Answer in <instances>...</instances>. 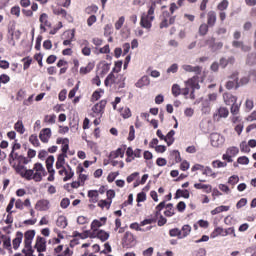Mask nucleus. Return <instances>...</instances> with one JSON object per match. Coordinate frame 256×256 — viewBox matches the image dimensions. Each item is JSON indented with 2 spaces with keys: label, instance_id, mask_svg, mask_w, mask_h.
<instances>
[{
  "label": "nucleus",
  "instance_id": "obj_1",
  "mask_svg": "<svg viewBox=\"0 0 256 256\" xmlns=\"http://www.w3.org/2000/svg\"><path fill=\"white\" fill-rule=\"evenodd\" d=\"M16 173L22 176L26 181H35L36 183H40L43 181V175H45V168L41 163H35L33 169H27L24 165H18L16 167Z\"/></svg>",
  "mask_w": 256,
  "mask_h": 256
},
{
  "label": "nucleus",
  "instance_id": "obj_2",
  "mask_svg": "<svg viewBox=\"0 0 256 256\" xmlns=\"http://www.w3.org/2000/svg\"><path fill=\"white\" fill-rule=\"evenodd\" d=\"M104 85L106 87H109V85H116L118 89H123L125 88V77L123 74H117L111 72L105 79Z\"/></svg>",
  "mask_w": 256,
  "mask_h": 256
},
{
  "label": "nucleus",
  "instance_id": "obj_3",
  "mask_svg": "<svg viewBox=\"0 0 256 256\" xmlns=\"http://www.w3.org/2000/svg\"><path fill=\"white\" fill-rule=\"evenodd\" d=\"M155 20V5L150 6L147 13H143L141 16L140 25L144 29H151L153 27V21Z\"/></svg>",
  "mask_w": 256,
  "mask_h": 256
},
{
  "label": "nucleus",
  "instance_id": "obj_4",
  "mask_svg": "<svg viewBox=\"0 0 256 256\" xmlns=\"http://www.w3.org/2000/svg\"><path fill=\"white\" fill-rule=\"evenodd\" d=\"M191 89H193V91L201 89V86L199 85V80L195 76L185 81V88L181 90L182 95H184V97H187V95L191 93Z\"/></svg>",
  "mask_w": 256,
  "mask_h": 256
},
{
  "label": "nucleus",
  "instance_id": "obj_5",
  "mask_svg": "<svg viewBox=\"0 0 256 256\" xmlns=\"http://www.w3.org/2000/svg\"><path fill=\"white\" fill-rule=\"evenodd\" d=\"M210 143L212 147H223L225 144V137L219 133L210 134Z\"/></svg>",
  "mask_w": 256,
  "mask_h": 256
},
{
  "label": "nucleus",
  "instance_id": "obj_6",
  "mask_svg": "<svg viewBox=\"0 0 256 256\" xmlns=\"http://www.w3.org/2000/svg\"><path fill=\"white\" fill-rule=\"evenodd\" d=\"M229 79H233L236 81V89H239V87H243V85H247L249 83V77L244 76L239 81V72L234 71L230 76Z\"/></svg>",
  "mask_w": 256,
  "mask_h": 256
},
{
  "label": "nucleus",
  "instance_id": "obj_7",
  "mask_svg": "<svg viewBox=\"0 0 256 256\" xmlns=\"http://www.w3.org/2000/svg\"><path fill=\"white\" fill-rule=\"evenodd\" d=\"M34 249H36L38 253H45V251H47V239L37 236Z\"/></svg>",
  "mask_w": 256,
  "mask_h": 256
},
{
  "label": "nucleus",
  "instance_id": "obj_8",
  "mask_svg": "<svg viewBox=\"0 0 256 256\" xmlns=\"http://www.w3.org/2000/svg\"><path fill=\"white\" fill-rule=\"evenodd\" d=\"M229 117V109L226 107H220L213 115L214 121H221V119H227Z\"/></svg>",
  "mask_w": 256,
  "mask_h": 256
},
{
  "label": "nucleus",
  "instance_id": "obj_9",
  "mask_svg": "<svg viewBox=\"0 0 256 256\" xmlns=\"http://www.w3.org/2000/svg\"><path fill=\"white\" fill-rule=\"evenodd\" d=\"M35 239V230H28L24 233V245L25 249H31V245Z\"/></svg>",
  "mask_w": 256,
  "mask_h": 256
},
{
  "label": "nucleus",
  "instance_id": "obj_10",
  "mask_svg": "<svg viewBox=\"0 0 256 256\" xmlns=\"http://www.w3.org/2000/svg\"><path fill=\"white\" fill-rule=\"evenodd\" d=\"M107 106V100H101L99 103L92 107L93 113L101 117L105 113V107Z\"/></svg>",
  "mask_w": 256,
  "mask_h": 256
},
{
  "label": "nucleus",
  "instance_id": "obj_11",
  "mask_svg": "<svg viewBox=\"0 0 256 256\" xmlns=\"http://www.w3.org/2000/svg\"><path fill=\"white\" fill-rule=\"evenodd\" d=\"M91 239H99L102 243H105L109 239V233L104 230H98L90 234Z\"/></svg>",
  "mask_w": 256,
  "mask_h": 256
},
{
  "label": "nucleus",
  "instance_id": "obj_12",
  "mask_svg": "<svg viewBox=\"0 0 256 256\" xmlns=\"http://www.w3.org/2000/svg\"><path fill=\"white\" fill-rule=\"evenodd\" d=\"M51 135V128H43L39 133V139L42 143H49Z\"/></svg>",
  "mask_w": 256,
  "mask_h": 256
},
{
  "label": "nucleus",
  "instance_id": "obj_13",
  "mask_svg": "<svg viewBox=\"0 0 256 256\" xmlns=\"http://www.w3.org/2000/svg\"><path fill=\"white\" fill-rule=\"evenodd\" d=\"M50 207L51 203L47 199L39 200L35 205V209L37 211H49Z\"/></svg>",
  "mask_w": 256,
  "mask_h": 256
},
{
  "label": "nucleus",
  "instance_id": "obj_14",
  "mask_svg": "<svg viewBox=\"0 0 256 256\" xmlns=\"http://www.w3.org/2000/svg\"><path fill=\"white\" fill-rule=\"evenodd\" d=\"M122 241L124 247H131L135 243V236L131 232H126Z\"/></svg>",
  "mask_w": 256,
  "mask_h": 256
},
{
  "label": "nucleus",
  "instance_id": "obj_15",
  "mask_svg": "<svg viewBox=\"0 0 256 256\" xmlns=\"http://www.w3.org/2000/svg\"><path fill=\"white\" fill-rule=\"evenodd\" d=\"M216 23H217V13L211 10L207 13V25L209 27H215Z\"/></svg>",
  "mask_w": 256,
  "mask_h": 256
},
{
  "label": "nucleus",
  "instance_id": "obj_16",
  "mask_svg": "<svg viewBox=\"0 0 256 256\" xmlns=\"http://www.w3.org/2000/svg\"><path fill=\"white\" fill-rule=\"evenodd\" d=\"M182 69L187 73H196V75H201L202 68L200 66H191L189 64L182 65Z\"/></svg>",
  "mask_w": 256,
  "mask_h": 256
},
{
  "label": "nucleus",
  "instance_id": "obj_17",
  "mask_svg": "<svg viewBox=\"0 0 256 256\" xmlns=\"http://www.w3.org/2000/svg\"><path fill=\"white\" fill-rule=\"evenodd\" d=\"M151 80L149 79V76H142L136 83L135 87L138 89H143V87H147V85H150Z\"/></svg>",
  "mask_w": 256,
  "mask_h": 256
},
{
  "label": "nucleus",
  "instance_id": "obj_18",
  "mask_svg": "<svg viewBox=\"0 0 256 256\" xmlns=\"http://www.w3.org/2000/svg\"><path fill=\"white\" fill-rule=\"evenodd\" d=\"M108 157L109 160L117 159L119 157L123 159V157H125V148H118L117 150L110 152Z\"/></svg>",
  "mask_w": 256,
  "mask_h": 256
},
{
  "label": "nucleus",
  "instance_id": "obj_19",
  "mask_svg": "<svg viewBox=\"0 0 256 256\" xmlns=\"http://www.w3.org/2000/svg\"><path fill=\"white\" fill-rule=\"evenodd\" d=\"M232 47H235L236 49H241V51H244V53L251 51V46L245 45L242 41H233Z\"/></svg>",
  "mask_w": 256,
  "mask_h": 256
},
{
  "label": "nucleus",
  "instance_id": "obj_20",
  "mask_svg": "<svg viewBox=\"0 0 256 256\" xmlns=\"http://www.w3.org/2000/svg\"><path fill=\"white\" fill-rule=\"evenodd\" d=\"M23 241V232H17L15 239L12 241L13 249L17 251L19 249L21 242Z\"/></svg>",
  "mask_w": 256,
  "mask_h": 256
},
{
  "label": "nucleus",
  "instance_id": "obj_21",
  "mask_svg": "<svg viewBox=\"0 0 256 256\" xmlns=\"http://www.w3.org/2000/svg\"><path fill=\"white\" fill-rule=\"evenodd\" d=\"M223 99L226 105H231V104L233 105L237 103V96H233V94L231 93H225L223 95Z\"/></svg>",
  "mask_w": 256,
  "mask_h": 256
},
{
  "label": "nucleus",
  "instance_id": "obj_22",
  "mask_svg": "<svg viewBox=\"0 0 256 256\" xmlns=\"http://www.w3.org/2000/svg\"><path fill=\"white\" fill-rule=\"evenodd\" d=\"M201 111L204 115H209V113H211V102H209L208 99L202 101Z\"/></svg>",
  "mask_w": 256,
  "mask_h": 256
},
{
  "label": "nucleus",
  "instance_id": "obj_23",
  "mask_svg": "<svg viewBox=\"0 0 256 256\" xmlns=\"http://www.w3.org/2000/svg\"><path fill=\"white\" fill-rule=\"evenodd\" d=\"M190 234L191 226L189 224L182 226V229L180 230V239H185V237H189Z\"/></svg>",
  "mask_w": 256,
  "mask_h": 256
},
{
  "label": "nucleus",
  "instance_id": "obj_24",
  "mask_svg": "<svg viewBox=\"0 0 256 256\" xmlns=\"http://www.w3.org/2000/svg\"><path fill=\"white\" fill-rule=\"evenodd\" d=\"M175 130H170L168 134L165 136V142L167 143L168 147H171L172 143H175Z\"/></svg>",
  "mask_w": 256,
  "mask_h": 256
},
{
  "label": "nucleus",
  "instance_id": "obj_25",
  "mask_svg": "<svg viewBox=\"0 0 256 256\" xmlns=\"http://www.w3.org/2000/svg\"><path fill=\"white\" fill-rule=\"evenodd\" d=\"M54 15H58L59 17H63L64 19H69V15L67 14V10L63 8H54Z\"/></svg>",
  "mask_w": 256,
  "mask_h": 256
},
{
  "label": "nucleus",
  "instance_id": "obj_26",
  "mask_svg": "<svg viewBox=\"0 0 256 256\" xmlns=\"http://www.w3.org/2000/svg\"><path fill=\"white\" fill-rule=\"evenodd\" d=\"M219 235L221 237L225 235V229H223L222 227H216L214 231L210 234V237L211 239H215L216 237H219Z\"/></svg>",
  "mask_w": 256,
  "mask_h": 256
},
{
  "label": "nucleus",
  "instance_id": "obj_27",
  "mask_svg": "<svg viewBox=\"0 0 256 256\" xmlns=\"http://www.w3.org/2000/svg\"><path fill=\"white\" fill-rule=\"evenodd\" d=\"M180 197H183L184 199H189L190 197L189 190L178 189L175 194V199H179Z\"/></svg>",
  "mask_w": 256,
  "mask_h": 256
},
{
  "label": "nucleus",
  "instance_id": "obj_28",
  "mask_svg": "<svg viewBox=\"0 0 256 256\" xmlns=\"http://www.w3.org/2000/svg\"><path fill=\"white\" fill-rule=\"evenodd\" d=\"M195 189H203L205 193H211L212 187L209 184L196 183L194 184Z\"/></svg>",
  "mask_w": 256,
  "mask_h": 256
},
{
  "label": "nucleus",
  "instance_id": "obj_29",
  "mask_svg": "<svg viewBox=\"0 0 256 256\" xmlns=\"http://www.w3.org/2000/svg\"><path fill=\"white\" fill-rule=\"evenodd\" d=\"M65 157L67 155L65 154H60L58 155L57 162H56V169H63V165H65Z\"/></svg>",
  "mask_w": 256,
  "mask_h": 256
},
{
  "label": "nucleus",
  "instance_id": "obj_30",
  "mask_svg": "<svg viewBox=\"0 0 256 256\" xmlns=\"http://www.w3.org/2000/svg\"><path fill=\"white\" fill-rule=\"evenodd\" d=\"M88 197L92 203H97L99 199V192L97 190L88 191Z\"/></svg>",
  "mask_w": 256,
  "mask_h": 256
},
{
  "label": "nucleus",
  "instance_id": "obj_31",
  "mask_svg": "<svg viewBox=\"0 0 256 256\" xmlns=\"http://www.w3.org/2000/svg\"><path fill=\"white\" fill-rule=\"evenodd\" d=\"M14 129L17 131V133L23 135V133H25V126L23 125V121L18 120L14 125Z\"/></svg>",
  "mask_w": 256,
  "mask_h": 256
},
{
  "label": "nucleus",
  "instance_id": "obj_32",
  "mask_svg": "<svg viewBox=\"0 0 256 256\" xmlns=\"http://www.w3.org/2000/svg\"><path fill=\"white\" fill-rule=\"evenodd\" d=\"M56 225L60 227V229H65V227H67V218L65 216L58 217Z\"/></svg>",
  "mask_w": 256,
  "mask_h": 256
},
{
  "label": "nucleus",
  "instance_id": "obj_33",
  "mask_svg": "<svg viewBox=\"0 0 256 256\" xmlns=\"http://www.w3.org/2000/svg\"><path fill=\"white\" fill-rule=\"evenodd\" d=\"M229 206H218L214 210L211 211V215H219V213H223L225 211H229Z\"/></svg>",
  "mask_w": 256,
  "mask_h": 256
},
{
  "label": "nucleus",
  "instance_id": "obj_34",
  "mask_svg": "<svg viewBox=\"0 0 256 256\" xmlns=\"http://www.w3.org/2000/svg\"><path fill=\"white\" fill-rule=\"evenodd\" d=\"M166 211H164L165 217H173L175 215V209L173 208V204L169 203L166 205Z\"/></svg>",
  "mask_w": 256,
  "mask_h": 256
},
{
  "label": "nucleus",
  "instance_id": "obj_35",
  "mask_svg": "<svg viewBox=\"0 0 256 256\" xmlns=\"http://www.w3.org/2000/svg\"><path fill=\"white\" fill-rule=\"evenodd\" d=\"M49 16L46 13H43L40 15L39 21L41 25L51 27V22H49Z\"/></svg>",
  "mask_w": 256,
  "mask_h": 256
},
{
  "label": "nucleus",
  "instance_id": "obj_36",
  "mask_svg": "<svg viewBox=\"0 0 256 256\" xmlns=\"http://www.w3.org/2000/svg\"><path fill=\"white\" fill-rule=\"evenodd\" d=\"M202 175H206V177H213V179L217 177V173L213 172V169H211V167L209 166L204 167V171L202 172Z\"/></svg>",
  "mask_w": 256,
  "mask_h": 256
},
{
  "label": "nucleus",
  "instance_id": "obj_37",
  "mask_svg": "<svg viewBox=\"0 0 256 256\" xmlns=\"http://www.w3.org/2000/svg\"><path fill=\"white\" fill-rule=\"evenodd\" d=\"M57 120V116L55 114L46 115L44 117V122L49 123V125H55V121Z\"/></svg>",
  "mask_w": 256,
  "mask_h": 256
},
{
  "label": "nucleus",
  "instance_id": "obj_38",
  "mask_svg": "<svg viewBox=\"0 0 256 256\" xmlns=\"http://www.w3.org/2000/svg\"><path fill=\"white\" fill-rule=\"evenodd\" d=\"M120 115L123 117V119H129V117H131V109L128 107L121 108Z\"/></svg>",
  "mask_w": 256,
  "mask_h": 256
},
{
  "label": "nucleus",
  "instance_id": "obj_39",
  "mask_svg": "<svg viewBox=\"0 0 256 256\" xmlns=\"http://www.w3.org/2000/svg\"><path fill=\"white\" fill-rule=\"evenodd\" d=\"M226 153H228V155H230L232 157H237V155H239V148L235 147V146L229 147L226 150Z\"/></svg>",
  "mask_w": 256,
  "mask_h": 256
},
{
  "label": "nucleus",
  "instance_id": "obj_40",
  "mask_svg": "<svg viewBox=\"0 0 256 256\" xmlns=\"http://www.w3.org/2000/svg\"><path fill=\"white\" fill-rule=\"evenodd\" d=\"M212 167L214 169H221L223 167H227V162H222L221 160H214L212 162Z\"/></svg>",
  "mask_w": 256,
  "mask_h": 256
},
{
  "label": "nucleus",
  "instance_id": "obj_41",
  "mask_svg": "<svg viewBox=\"0 0 256 256\" xmlns=\"http://www.w3.org/2000/svg\"><path fill=\"white\" fill-rule=\"evenodd\" d=\"M229 7V0H222L218 5L217 9L218 11H226Z\"/></svg>",
  "mask_w": 256,
  "mask_h": 256
},
{
  "label": "nucleus",
  "instance_id": "obj_42",
  "mask_svg": "<svg viewBox=\"0 0 256 256\" xmlns=\"http://www.w3.org/2000/svg\"><path fill=\"white\" fill-rule=\"evenodd\" d=\"M29 142L34 146V147H39V145H41V143L39 142V138L37 137L36 134H32L29 137Z\"/></svg>",
  "mask_w": 256,
  "mask_h": 256
},
{
  "label": "nucleus",
  "instance_id": "obj_43",
  "mask_svg": "<svg viewBox=\"0 0 256 256\" xmlns=\"http://www.w3.org/2000/svg\"><path fill=\"white\" fill-rule=\"evenodd\" d=\"M109 69H111L110 64L102 63L100 66V75H107V73H109Z\"/></svg>",
  "mask_w": 256,
  "mask_h": 256
},
{
  "label": "nucleus",
  "instance_id": "obj_44",
  "mask_svg": "<svg viewBox=\"0 0 256 256\" xmlns=\"http://www.w3.org/2000/svg\"><path fill=\"white\" fill-rule=\"evenodd\" d=\"M99 227H103V224L100 220H94L91 223V229L93 230V233L99 231Z\"/></svg>",
  "mask_w": 256,
  "mask_h": 256
},
{
  "label": "nucleus",
  "instance_id": "obj_45",
  "mask_svg": "<svg viewBox=\"0 0 256 256\" xmlns=\"http://www.w3.org/2000/svg\"><path fill=\"white\" fill-rule=\"evenodd\" d=\"M113 203V201H109V200H100L98 203V206L101 207V209H110L111 208V204Z\"/></svg>",
  "mask_w": 256,
  "mask_h": 256
},
{
  "label": "nucleus",
  "instance_id": "obj_46",
  "mask_svg": "<svg viewBox=\"0 0 256 256\" xmlns=\"http://www.w3.org/2000/svg\"><path fill=\"white\" fill-rule=\"evenodd\" d=\"M9 158H10V163H11V160L12 161H21V159H23V155H19L18 153H15V150H12L9 155Z\"/></svg>",
  "mask_w": 256,
  "mask_h": 256
},
{
  "label": "nucleus",
  "instance_id": "obj_47",
  "mask_svg": "<svg viewBox=\"0 0 256 256\" xmlns=\"http://www.w3.org/2000/svg\"><path fill=\"white\" fill-rule=\"evenodd\" d=\"M225 87L228 91H231V89H237V80L232 79L227 81Z\"/></svg>",
  "mask_w": 256,
  "mask_h": 256
},
{
  "label": "nucleus",
  "instance_id": "obj_48",
  "mask_svg": "<svg viewBox=\"0 0 256 256\" xmlns=\"http://www.w3.org/2000/svg\"><path fill=\"white\" fill-rule=\"evenodd\" d=\"M206 33H209V24L203 23L199 27V34L205 36Z\"/></svg>",
  "mask_w": 256,
  "mask_h": 256
},
{
  "label": "nucleus",
  "instance_id": "obj_49",
  "mask_svg": "<svg viewBox=\"0 0 256 256\" xmlns=\"http://www.w3.org/2000/svg\"><path fill=\"white\" fill-rule=\"evenodd\" d=\"M75 175V172H73V169H71V166H68V170L65 172V177L63 178V181H69Z\"/></svg>",
  "mask_w": 256,
  "mask_h": 256
},
{
  "label": "nucleus",
  "instance_id": "obj_50",
  "mask_svg": "<svg viewBox=\"0 0 256 256\" xmlns=\"http://www.w3.org/2000/svg\"><path fill=\"white\" fill-rule=\"evenodd\" d=\"M98 11H99V7L97 5H91L85 9V13H87V15L97 13Z\"/></svg>",
  "mask_w": 256,
  "mask_h": 256
},
{
  "label": "nucleus",
  "instance_id": "obj_51",
  "mask_svg": "<svg viewBox=\"0 0 256 256\" xmlns=\"http://www.w3.org/2000/svg\"><path fill=\"white\" fill-rule=\"evenodd\" d=\"M170 237H178L181 239V230L179 228H174L169 230Z\"/></svg>",
  "mask_w": 256,
  "mask_h": 256
},
{
  "label": "nucleus",
  "instance_id": "obj_52",
  "mask_svg": "<svg viewBox=\"0 0 256 256\" xmlns=\"http://www.w3.org/2000/svg\"><path fill=\"white\" fill-rule=\"evenodd\" d=\"M227 235H232L233 238L237 237V234L235 233V227L224 229L223 237H227Z\"/></svg>",
  "mask_w": 256,
  "mask_h": 256
},
{
  "label": "nucleus",
  "instance_id": "obj_53",
  "mask_svg": "<svg viewBox=\"0 0 256 256\" xmlns=\"http://www.w3.org/2000/svg\"><path fill=\"white\" fill-rule=\"evenodd\" d=\"M240 107H241V104H237V102L234 103V104H232V106H231V108H230V113H231L232 115H239V109H240Z\"/></svg>",
  "mask_w": 256,
  "mask_h": 256
},
{
  "label": "nucleus",
  "instance_id": "obj_54",
  "mask_svg": "<svg viewBox=\"0 0 256 256\" xmlns=\"http://www.w3.org/2000/svg\"><path fill=\"white\" fill-rule=\"evenodd\" d=\"M172 95H174V97H179V95H181V87L179 84H174L172 86Z\"/></svg>",
  "mask_w": 256,
  "mask_h": 256
},
{
  "label": "nucleus",
  "instance_id": "obj_55",
  "mask_svg": "<svg viewBox=\"0 0 256 256\" xmlns=\"http://www.w3.org/2000/svg\"><path fill=\"white\" fill-rule=\"evenodd\" d=\"M62 155H67V152L69 151V138H65V142L62 144Z\"/></svg>",
  "mask_w": 256,
  "mask_h": 256
},
{
  "label": "nucleus",
  "instance_id": "obj_56",
  "mask_svg": "<svg viewBox=\"0 0 256 256\" xmlns=\"http://www.w3.org/2000/svg\"><path fill=\"white\" fill-rule=\"evenodd\" d=\"M11 15H15V17H21V7L14 6L10 10Z\"/></svg>",
  "mask_w": 256,
  "mask_h": 256
},
{
  "label": "nucleus",
  "instance_id": "obj_57",
  "mask_svg": "<svg viewBox=\"0 0 256 256\" xmlns=\"http://www.w3.org/2000/svg\"><path fill=\"white\" fill-rule=\"evenodd\" d=\"M245 107H246V111H252L253 108L255 107L253 99H246Z\"/></svg>",
  "mask_w": 256,
  "mask_h": 256
},
{
  "label": "nucleus",
  "instance_id": "obj_58",
  "mask_svg": "<svg viewBox=\"0 0 256 256\" xmlns=\"http://www.w3.org/2000/svg\"><path fill=\"white\" fill-rule=\"evenodd\" d=\"M228 183L229 185L235 186L239 183V176L238 175H232L229 179H228Z\"/></svg>",
  "mask_w": 256,
  "mask_h": 256
},
{
  "label": "nucleus",
  "instance_id": "obj_59",
  "mask_svg": "<svg viewBox=\"0 0 256 256\" xmlns=\"http://www.w3.org/2000/svg\"><path fill=\"white\" fill-rule=\"evenodd\" d=\"M125 23V17L122 16L118 19V21L115 23V30L119 31V29H121V27H123Z\"/></svg>",
  "mask_w": 256,
  "mask_h": 256
},
{
  "label": "nucleus",
  "instance_id": "obj_60",
  "mask_svg": "<svg viewBox=\"0 0 256 256\" xmlns=\"http://www.w3.org/2000/svg\"><path fill=\"white\" fill-rule=\"evenodd\" d=\"M73 39H75V29L70 31L69 40H64L63 45L66 47H67V45H71V41H73Z\"/></svg>",
  "mask_w": 256,
  "mask_h": 256
},
{
  "label": "nucleus",
  "instance_id": "obj_61",
  "mask_svg": "<svg viewBox=\"0 0 256 256\" xmlns=\"http://www.w3.org/2000/svg\"><path fill=\"white\" fill-rule=\"evenodd\" d=\"M237 163L239 165H249V158L247 156H240L237 159Z\"/></svg>",
  "mask_w": 256,
  "mask_h": 256
},
{
  "label": "nucleus",
  "instance_id": "obj_62",
  "mask_svg": "<svg viewBox=\"0 0 256 256\" xmlns=\"http://www.w3.org/2000/svg\"><path fill=\"white\" fill-rule=\"evenodd\" d=\"M240 151L242 153H249V151H251V149L249 148V144H247V142L240 143Z\"/></svg>",
  "mask_w": 256,
  "mask_h": 256
},
{
  "label": "nucleus",
  "instance_id": "obj_63",
  "mask_svg": "<svg viewBox=\"0 0 256 256\" xmlns=\"http://www.w3.org/2000/svg\"><path fill=\"white\" fill-rule=\"evenodd\" d=\"M194 256H207V250L205 248H199L198 250L194 251Z\"/></svg>",
  "mask_w": 256,
  "mask_h": 256
},
{
  "label": "nucleus",
  "instance_id": "obj_64",
  "mask_svg": "<svg viewBox=\"0 0 256 256\" xmlns=\"http://www.w3.org/2000/svg\"><path fill=\"white\" fill-rule=\"evenodd\" d=\"M256 63V54H250L247 58V64L248 65H255Z\"/></svg>",
  "mask_w": 256,
  "mask_h": 256
}]
</instances>
